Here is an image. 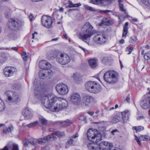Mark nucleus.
<instances>
[{
	"label": "nucleus",
	"instance_id": "1",
	"mask_svg": "<svg viewBox=\"0 0 150 150\" xmlns=\"http://www.w3.org/2000/svg\"><path fill=\"white\" fill-rule=\"evenodd\" d=\"M35 96L40 100L43 108L49 109L51 111L54 101L58 99L57 97L53 94L46 95L38 89L35 91Z\"/></svg>",
	"mask_w": 150,
	"mask_h": 150
},
{
	"label": "nucleus",
	"instance_id": "2",
	"mask_svg": "<svg viewBox=\"0 0 150 150\" xmlns=\"http://www.w3.org/2000/svg\"><path fill=\"white\" fill-rule=\"evenodd\" d=\"M93 28L89 22L86 23L83 26L81 31L79 34L80 39L90 45L89 41L91 37L94 34L92 29Z\"/></svg>",
	"mask_w": 150,
	"mask_h": 150
},
{
	"label": "nucleus",
	"instance_id": "3",
	"mask_svg": "<svg viewBox=\"0 0 150 150\" xmlns=\"http://www.w3.org/2000/svg\"><path fill=\"white\" fill-rule=\"evenodd\" d=\"M39 67L42 69L40 71L39 76L42 79L46 78L52 76L53 74V72L50 69L51 67V64L46 61L43 60L40 61L39 63Z\"/></svg>",
	"mask_w": 150,
	"mask_h": 150
},
{
	"label": "nucleus",
	"instance_id": "4",
	"mask_svg": "<svg viewBox=\"0 0 150 150\" xmlns=\"http://www.w3.org/2000/svg\"><path fill=\"white\" fill-rule=\"evenodd\" d=\"M6 96V101L9 105L17 103L20 101V96L17 93L8 91L5 93Z\"/></svg>",
	"mask_w": 150,
	"mask_h": 150
},
{
	"label": "nucleus",
	"instance_id": "5",
	"mask_svg": "<svg viewBox=\"0 0 150 150\" xmlns=\"http://www.w3.org/2000/svg\"><path fill=\"white\" fill-rule=\"evenodd\" d=\"M57 99L54 101L52 111L58 112L66 109L68 106V103L65 100L57 97Z\"/></svg>",
	"mask_w": 150,
	"mask_h": 150
},
{
	"label": "nucleus",
	"instance_id": "6",
	"mask_svg": "<svg viewBox=\"0 0 150 150\" xmlns=\"http://www.w3.org/2000/svg\"><path fill=\"white\" fill-rule=\"evenodd\" d=\"M103 79L106 82L113 84L117 81L118 74L114 70L108 71L104 74Z\"/></svg>",
	"mask_w": 150,
	"mask_h": 150
},
{
	"label": "nucleus",
	"instance_id": "7",
	"mask_svg": "<svg viewBox=\"0 0 150 150\" xmlns=\"http://www.w3.org/2000/svg\"><path fill=\"white\" fill-rule=\"evenodd\" d=\"M87 136L90 141L94 143H98L101 140V135L99 131L96 129H89L87 131Z\"/></svg>",
	"mask_w": 150,
	"mask_h": 150
},
{
	"label": "nucleus",
	"instance_id": "8",
	"mask_svg": "<svg viewBox=\"0 0 150 150\" xmlns=\"http://www.w3.org/2000/svg\"><path fill=\"white\" fill-rule=\"evenodd\" d=\"M86 89L90 92L97 93L101 90V86L96 82L89 81L85 84Z\"/></svg>",
	"mask_w": 150,
	"mask_h": 150
},
{
	"label": "nucleus",
	"instance_id": "9",
	"mask_svg": "<svg viewBox=\"0 0 150 150\" xmlns=\"http://www.w3.org/2000/svg\"><path fill=\"white\" fill-rule=\"evenodd\" d=\"M24 22L18 19H11L8 23V27L13 30L19 29L23 25Z\"/></svg>",
	"mask_w": 150,
	"mask_h": 150
},
{
	"label": "nucleus",
	"instance_id": "10",
	"mask_svg": "<svg viewBox=\"0 0 150 150\" xmlns=\"http://www.w3.org/2000/svg\"><path fill=\"white\" fill-rule=\"evenodd\" d=\"M56 89L58 93L62 96L67 94L69 92V89L67 85L63 83L57 84L56 86Z\"/></svg>",
	"mask_w": 150,
	"mask_h": 150
},
{
	"label": "nucleus",
	"instance_id": "11",
	"mask_svg": "<svg viewBox=\"0 0 150 150\" xmlns=\"http://www.w3.org/2000/svg\"><path fill=\"white\" fill-rule=\"evenodd\" d=\"M56 59L58 63L62 65L66 64L70 61L69 56L66 53H61Z\"/></svg>",
	"mask_w": 150,
	"mask_h": 150
},
{
	"label": "nucleus",
	"instance_id": "12",
	"mask_svg": "<svg viewBox=\"0 0 150 150\" xmlns=\"http://www.w3.org/2000/svg\"><path fill=\"white\" fill-rule=\"evenodd\" d=\"M113 0H91L90 3L100 6H105L111 3Z\"/></svg>",
	"mask_w": 150,
	"mask_h": 150
},
{
	"label": "nucleus",
	"instance_id": "13",
	"mask_svg": "<svg viewBox=\"0 0 150 150\" xmlns=\"http://www.w3.org/2000/svg\"><path fill=\"white\" fill-rule=\"evenodd\" d=\"M42 24L47 28H50L52 27V20L50 17L44 16L42 18Z\"/></svg>",
	"mask_w": 150,
	"mask_h": 150
},
{
	"label": "nucleus",
	"instance_id": "14",
	"mask_svg": "<svg viewBox=\"0 0 150 150\" xmlns=\"http://www.w3.org/2000/svg\"><path fill=\"white\" fill-rule=\"evenodd\" d=\"M94 42L97 44L103 45L105 44L106 41V38L104 35L97 34L93 38Z\"/></svg>",
	"mask_w": 150,
	"mask_h": 150
},
{
	"label": "nucleus",
	"instance_id": "15",
	"mask_svg": "<svg viewBox=\"0 0 150 150\" xmlns=\"http://www.w3.org/2000/svg\"><path fill=\"white\" fill-rule=\"evenodd\" d=\"M70 99L71 102L76 105H78L81 101L80 95L76 92H74L71 94Z\"/></svg>",
	"mask_w": 150,
	"mask_h": 150
},
{
	"label": "nucleus",
	"instance_id": "16",
	"mask_svg": "<svg viewBox=\"0 0 150 150\" xmlns=\"http://www.w3.org/2000/svg\"><path fill=\"white\" fill-rule=\"evenodd\" d=\"M112 146L111 143L107 142H103L99 144V148L100 150H110Z\"/></svg>",
	"mask_w": 150,
	"mask_h": 150
},
{
	"label": "nucleus",
	"instance_id": "17",
	"mask_svg": "<svg viewBox=\"0 0 150 150\" xmlns=\"http://www.w3.org/2000/svg\"><path fill=\"white\" fill-rule=\"evenodd\" d=\"M82 100L83 103L86 106H90L93 104L94 99L90 96L86 95L83 98Z\"/></svg>",
	"mask_w": 150,
	"mask_h": 150
},
{
	"label": "nucleus",
	"instance_id": "18",
	"mask_svg": "<svg viewBox=\"0 0 150 150\" xmlns=\"http://www.w3.org/2000/svg\"><path fill=\"white\" fill-rule=\"evenodd\" d=\"M16 71V69L14 67H8L4 68V72L5 75L8 77L12 76Z\"/></svg>",
	"mask_w": 150,
	"mask_h": 150
},
{
	"label": "nucleus",
	"instance_id": "19",
	"mask_svg": "<svg viewBox=\"0 0 150 150\" xmlns=\"http://www.w3.org/2000/svg\"><path fill=\"white\" fill-rule=\"evenodd\" d=\"M23 115L25 119H30L33 115L32 110L28 108H25L23 112Z\"/></svg>",
	"mask_w": 150,
	"mask_h": 150
},
{
	"label": "nucleus",
	"instance_id": "20",
	"mask_svg": "<svg viewBox=\"0 0 150 150\" xmlns=\"http://www.w3.org/2000/svg\"><path fill=\"white\" fill-rule=\"evenodd\" d=\"M78 133L76 132L75 135L70 137L69 140H68L66 144L65 147L67 148L69 147V145H71L74 143H75L76 141V138L78 137Z\"/></svg>",
	"mask_w": 150,
	"mask_h": 150
},
{
	"label": "nucleus",
	"instance_id": "21",
	"mask_svg": "<svg viewBox=\"0 0 150 150\" xmlns=\"http://www.w3.org/2000/svg\"><path fill=\"white\" fill-rule=\"evenodd\" d=\"M140 105L143 109L148 108L150 106V97L147 98H144L141 102Z\"/></svg>",
	"mask_w": 150,
	"mask_h": 150
},
{
	"label": "nucleus",
	"instance_id": "22",
	"mask_svg": "<svg viewBox=\"0 0 150 150\" xmlns=\"http://www.w3.org/2000/svg\"><path fill=\"white\" fill-rule=\"evenodd\" d=\"M64 135V134L63 132H60V131H57L51 134V135H49L51 136V140L55 139L56 138V136L59 137H60Z\"/></svg>",
	"mask_w": 150,
	"mask_h": 150
},
{
	"label": "nucleus",
	"instance_id": "23",
	"mask_svg": "<svg viewBox=\"0 0 150 150\" xmlns=\"http://www.w3.org/2000/svg\"><path fill=\"white\" fill-rule=\"evenodd\" d=\"M135 139L136 141L138 144L139 145H141V143L139 141H146L148 139V137L147 135H141L138 138L136 136H135Z\"/></svg>",
	"mask_w": 150,
	"mask_h": 150
},
{
	"label": "nucleus",
	"instance_id": "24",
	"mask_svg": "<svg viewBox=\"0 0 150 150\" xmlns=\"http://www.w3.org/2000/svg\"><path fill=\"white\" fill-rule=\"evenodd\" d=\"M129 115V112L128 110H126L122 112V119L123 123L127 122V121L129 119L128 116Z\"/></svg>",
	"mask_w": 150,
	"mask_h": 150
},
{
	"label": "nucleus",
	"instance_id": "25",
	"mask_svg": "<svg viewBox=\"0 0 150 150\" xmlns=\"http://www.w3.org/2000/svg\"><path fill=\"white\" fill-rule=\"evenodd\" d=\"M57 52L55 50L50 51L47 54V57L49 59H52L57 56Z\"/></svg>",
	"mask_w": 150,
	"mask_h": 150
},
{
	"label": "nucleus",
	"instance_id": "26",
	"mask_svg": "<svg viewBox=\"0 0 150 150\" xmlns=\"http://www.w3.org/2000/svg\"><path fill=\"white\" fill-rule=\"evenodd\" d=\"M51 136L48 135L46 137H44L43 139L39 138L36 139V141L39 144H42L45 143L46 141L51 140Z\"/></svg>",
	"mask_w": 150,
	"mask_h": 150
},
{
	"label": "nucleus",
	"instance_id": "27",
	"mask_svg": "<svg viewBox=\"0 0 150 150\" xmlns=\"http://www.w3.org/2000/svg\"><path fill=\"white\" fill-rule=\"evenodd\" d=\"M88 63L90 66L93 68L96 67L97 66V61L95 59H91L88 60Z\"/></svg>",
	"mask_w": 150,
	"mask_h": 150
},
{
	"label": "nucleus",
	"instance_id": "28",
	"mask_svg": "<svg viewBox=\"0 0 150 150\" xmlns=\"http://www.w3.org/2000/svg\"><path fill=\"white\" fill-rule=\"evenodd\" d=\"M61 123V126H69L72 123V122L69 120H67L63 122H59Z\"/></svg>",
	"mask_w": 150,
	"mask_h": 150
},
{
	"label": "nucleus",
	"instance_id": "29",
	"mask_svg": "<svg viewBox=\"0 0 150 150\" xmlns=\"http://www.w3.org/2000/svg\"><path fill=\"white\" fill-rule=\"evenodd\" d=\"M121 119V117L117 115L112 118L110 122L113 123H116L120 121Z\"/></svg>",
	"mask_w": 150,
	"mask_h": 150
},
{
	"label": "nucleus",
	"instance_id": "30",
	"mask_svg": "<svg viewBox=\"0 0 150 150\" xmlns=\"http://www.w3.org/2000/svg\"><path fill=\"white\" fill-rule=\"evenodd\" d=\"M129 23L128 22L125 23V25L124 26L123 31L122 35V37L125 36L127 33L128 26Z\"/></svg>",
	"mask_w": 150,
	"mask_h": 150
},
{
	"label": "nucleus",
	"instance_id": "31",
	"mask_svg": "<svg viewBox=\"0 0 150 150\" xmlns=\"http://www.w3.org/2000/svg\"><path fill=\"white\" fill-rule=\"evenodd\" d=\"M97 145L93 143H89L87 147L89 150H96Z\"/></svg>",
	"mask_w": 150,
	"mask_h": 150
},
{
	"label": "nucleus",
	"instance_id": "32",
	"mask_svg": "<svg viewBox=\"0 0 150 150\" xmlns=\"http://www.w3.org/2000/svg\"><path fill=\"white\" fill-rule=\"evenodd\" d=\"M137 40V37L134 35H133L129 38V42L131 44H134Z\"/></svg>",
	"mask_w": 150,
	"mask_h": 150
},
{
	"label": "nucleus",
	"instance_id": "33",
	"mask_svg": "<svg viewBox=\"0 0 150 150\" xmlns=\"http://www.w3.org/2000/svg\"><path fill=\"white\" fill-rule=\"evenodd\" d=\"M40 122L43 125H46L47 123V120L43 117H41L39 118Z\"/></svg>",
	"mask_w": 150,
	"mask_h": 150
},
{
	"label": "nucleus",
	"instance_id": "34",
	"mask_svg": "<svg viewBox=\"0 0 150 150\" xmlns=\"http://www.w3.org/2000/svg\"><path fill=\"white\" fill-rule=\"evenodd\" d=\"M34 86L37 88H39L40 87H41L40 85V82L38 81L37 79H35L34 82Z\"/></svg>",
	"mask_w": 150,
	"mask_h": 150
},
{
	"label": "nucleus",
	"instance_id": "35",
	"mask_svg": "<svg viewBox=\"0 0 150 150\" xmlns=\"http://www.w3.org/2000/svg\"><path fill=\"white\" fill-rule=\"evenodd\" d=\"M72 77L74 80L76 82H78L80 80V76L77 74H74Z\"/></svg>",
	"mask_w": 150,
	"mask_h": 150
},
{
	"label": "nucleus",
	"instance_id": "36",
	"mask_svg": "<svg viewBox=\"0 0 150 150\" xmlns=\"http://www.w3.org/2000/svg\"><path fill=\"white\" fill-rule=\"evenodd\" d=\"M83 7L86 10L92 11H96V10L94 8L89 6L87 5H84Z\"/></svg>",
	"mask_w": 150,
	"mask_h": 150
},
{
	"label": "nucleus",
	"instance_id": "37",
	"mask_svg": "<svg viewBox=\"0 0 150 150\" xmlns=\"http://www.w3.org/2000/svg\"><path fill=\"white\" fill-rule=\"evenodd\" d=\"M102 23L106 25H109L110 23V21L107 18H103L102 20Z\"/></svg>",
	"mask_w": 150,
	"mask_h": 150
},
{
	"label": "nucleus",
	"instance_id": "38",
	"mask_svg": "<svg viewBox=\"0 0 150 150\" xmlns=\"http://www.w3.org/2000/svg\"><path fill=\"white\" fill-rule=\"evenodd\" d=\"M5 108V106L4 102L0 100V112L4 111Z\"/></svg>",
	"mask_w": 150,
	"mask_h": 150
},
{
	"label": "nucleus",
	"instance_id": "39",
	"mask_svg": "<svg viewBox=\"0 0 150 150\" xmlns=\"http://www.w3.org/2000/svg\"><path fill=\"white\" fill-rule=\"evenodd\" d=\"M118 1L119 3V8L120 10L121 11L125 13L126 10L124 8L122 4L121 3V2H122V0H118Z\"/></svg>",
	"mask_w": 150,
	"mask_h": 150
},
{
	"label": "nucleus",
	"instance_id": "40",
	"mask_svg": "<svg viewBox=\"0 0 150 150\" xmlns=\"http://www.w3.org/2000/svg\"><path fill=\"white\" fill-rule=\"evenodd\" d=\"M133 129L135 130L137 132H140L144 129V127L142 126L134 127L133 128Z\"/></svg>",
	"mask_w": 150,
	"mask_h": 150
},
{
	"label": "nucleus",
	"instance_id": "41",
	"mask_svg": "<svg viewBox=\"0 0 150 150\" xmlns=\"http://www.w3.org/2000/svg\"><path fill=\"white\" fill-rule=\"evenodd\" d=\"M38 121H35L34 122L31 123L30 124H28L27 125V126L28 127H33L34 126L36 125H38Z\"/></svg>",
	"mask_w": 150,
	"mask_h": 150
},
{
	"label": "nucleus",
	"instance_id": "42",
	"mask_svg": "<svg viewBox=\"0 0 150 150\" xmlns=\"http://www.w3.org/2000/svg\"><path fill=\"white\" fill-rule=\"evenodd\" d=\"M28 140L29 143L30 144L32 145H34V146H37V144L36 141L32 139H29Z\"/></svg>",
	"mask_w": 150,
	"mask_h": 150
},
{
	"label": "nucleus",
	"instance_id": "43",
	"mask_svg": "<svg viewBox=\"0 0 150 150\" xmlns=\"http://www.w3.org/2000/svg\"><path fill=\"white\" fill-rule=\"evenodd\" d=\"M13 129V127L12 126H10L6 130H5V129H3V132L5 133H7V132H11V130Z\"/></svg>",
	"mask_w": 150,
	"mask_h": 150
},
{
	"label": "nucleus",
	"instance_id": "44",
	"mask_svg": "<svg viewBox=\"0 0 150 150\" xmlns=\"http://www.w3.org/2000/svg\"><path fill=\"white\" fill-rule=\"evenodd\" d=\"M13 129V127L12 126H10L6 130H5V129H3V132L5 133H7V132H11V130Z\"/></svg>",
	"mask_w": 150,
	"mask_h": 150
},
{
	"label": "nucleus",
	"instance_id": "45",
	"mask_svg": "<svg viewBox=\"0 0 150 150\" xmlns=\"http://www.w3.org/2000/svg\"><path fill=\"white\" fill-rule=\"evenodd\" d=\"M144 58L145 59L148 60L150 59V52L146 53L144 55Z\"/></svg>",
	"mask_w": 150,
	"mask_h": 150
},
{
	"label": "nucleus",
	"instance_id": "46",
	"mask_svg": "<svg viewBox=\"0 0 150 150\" xmlns=\"http://www.w3.org/2000/svg\"><path fill=\"white\" fill-rule=\"evenodd\" d=\"M99 12L102 14L104 13L105 14H107L109 12H112V11L110 10H105L104 11L103 10H100Z\"/></svg>",
	"mask_w": 150,
	"mask_h": 150
},
{
	"label": "nucleus",
	"instance_id": "47",
	"mask_svg": "<svg viewBox=\"0 0 150 150\" xmlns=\"http://www.w3.org/2000/svg\"><path fill=\"white\" fill-rule=\"evenodd\" d=\"M79 119L81 121H86V116L83 115H80L79 117Z\"/></svg>",
	"mask_w": 150,
	"mask_h": 150
},
{
	"label": "nucleus",
	"instance_id": "48",
	"mask_svg": "<svg viewBox=\"0 0 150 150\" xmlns=\"http://www.w3.org/2000/svg\"><path fill=\"white\" fill-rule=\"evenodd\" d=\"M142 2L146 5H150V0H141Z\"/></svg>",
	"mask_w": 150,
	"mask_h": 150
},
{
	"label": "nucleus",
	"instance_id": "49",
	"mask_svg": "<svg viewBox=\"0 0 150 150\" xmlns=\"http://www.w3.org/2000/svg\"><path fill=\"white\" fill-rule=\"evenodd\" d=\"M12 150H19L18 145L17 144H13L12 146Z\"/></svg>",
	"mask_w": 150,
	"mask_h": 150
},
{
	"label": "nucleus",
	"instance_id": "50",
	"mask_svg": "<svg viewBox=\"0 0 150 150\" xmlns=\"http://www.w3.org/2000/svg\"><path fill=\"white\" fill-rule=\"evenodd\" d=\"M23 143V145L25 147H26L29 146V143L28 142V140L27 141L26 140H25Z\"/></svg>",
	"mask_w": 150,
	"mask_h": 150
},
{
	"label": "nucleus",
	"instance_id": "51",
	"mask_svg": "<svg viewBox=\"0 0 150 150\" xmlns=\"http://www.w3.org/2000/svg\"><path fill=\"white\" fill-rule=\"evenodd\" d=\"M68 6L69 8L74 7V4L71 1H68Z\"/></svg>",
	"mask_w": 150,
	"mask_h": 150
},
{
	"label": "nucleus",
	"instance_id": "52",
	"mask_svg": "<svg viewBox=\"0 0 150 150\" xmlns=\"http://www.w3.org/2000/svg\"><path fill=\"white\" fill-rule=\"evenodd\" d=\"M133 49V48L132 47H127V50L129 52V54L131 52Z\"/></svg>",
	"mask_w": 150,
	"mask_h": 150
},
{
	"label": "nucleus",
	"instance_id": "53",
	"mask_svg": "<svg viewBox=\"0 0 150 150\" xmlns=\"http://www.w3.org/2000/svg\"><path fill=\"white\" fill-rule=\"evenodd\" d=\"M79 47L86 54H88V50L86 49H85L84 48H83L81 46H79Z\"/></svg>",
	"mask_w": 150,
	"mask_h": 150
},
{
	"label": "nucleus",
	"instance_id": "54",
	"mask_svg": "<svg viewBox=\"0 0 150 150\" xmlns=\"http://www.w3.org/2000/svg\"><path fill=\"white\" fill-rule=\"evenodd\" d=\"M81 6V4L80 3L74 4V7H77Z\"/></svg>",
	"mask_w": 150,
	"mask_h": 150
},
{
	"label": "nucleus",
	"instance_id": "55",
	"mask_svg": "<svg viewBox=\"0 0 150 150\" xmlns=\"http://www.w3.org/2000/svg\"><path fill=\"white\" fill-rule=\"evenodd\" d=\"M28 56H24L23 58V60L25 61H26L28 59Z\"/></svg>",
	"mask_w": 150,
	"mask_h": 150
},
{
	"label": "nucleus",
	"instance_id": "56",
	"mask_svg": "<svg viewBox=\"0 0 150 150\" xmlns=\"http://www.w3.org/2000/svg\"><path fill=\"white\" fill-rule=\"evenodd\" d=\"M29 19H30V21H32V19L33 18V15L31 14H30L29 17Z\"/></svg>",
	"mask_w": 150,
	"mask_h": 150
},
{
	"label": "nucleus",
	"instance_id": "57",
	"mask_svg": "<svg viewBox=\"0 0 150 150\" xmlns=\"http://www.w3.org/2000/svg\"><path fill=\"white\" fill-rule=\"evenodd\" d=\"M120 43L123 44L125 42V41L123 39H121L120 41L119 42Z\"/></svg>",
	"mask_w": 150,
	"mask_h": 150
},
{
	"label": "nucleus",
	"instance_id": "58",
	"mask_svg": "<svg viewBox=\"0 0 150 150\" xmlns=\"http://www.w3.org/2000/svg\"><path fill=\"white\" fill-rule=\"evenodd\" d=\"M117 131L118 130L117 129H114L113 130H112V133L113 134H115V133L116 132H117Z\"/></svg>",
	"mask_w": 150,
	"mask_h": 150
},
{
	"label": "nucleus",
	"instance_id": "59",
	"mask_svg": "<svg viewBox=\"0 0 150 150\" xmlns=\"http://www.w3.org/2000/svg\"><path fill=\"white\" fill-rule=\"evenodd\" d=\"M88 113L90 115L92 116L94 114V112H90V111H88Z\"/></svg>",
	"mask_w": 150,
	"mask_h": 150
},
{
	"label": "nucleus",
	"instance_id": "60",
	"mask_svg": "<svg viewBox=\"0 0 150 150\" xmlns=\"http://www.w3.org/2000/svg\"><path fill=\"white\" fill-rule=\"evenodd\" d=\"M12 49L13 50H14L15 51H17L18 50V48L16 47H12Z\"/></svg>",
	"mask_w": 150,
	"mask_h": 150
},
{
	"label": "nucleus",
	"instance_id": "61",
	"mask_svg": "<svg viewBox=\"0 0 150 150\" xmlns=\"http://www.w3.org/2000/svg\"><path fill=\"white\" fill-rule=\"evenodd\" d=\"M58 39H59V38H57L52 39V40H51V41H57V40H58Z\"/></svg>",
	"mask_w": 150,
	"mask_h": 150
},
{
	"label": "nucleus",
	"instance_id": "62",
	"mask_svg": "<svg viewBox=\"0 0 150 150\" xmlns=\"http://www.w3.org/2000/svg\"><path fill=\"white\" fill-rule=\"evenodd\" d=\"M63 36L66 39H67L68 38V36L66 34H63Z\"/></svg>",
	"mask_w": 150,
	"mask_h": 150
},
{
	"label": "nucleus",
	"instance_id": "63",
	"mask_svg": "<svg viewBox=\"0 0 150 150\" xmlns=\"http://www.w3.org/2000/svg\"><path fill=\"white\" fill-rule=\"evenodd\" d=\"M126 101L128 103H129L130 99L129 97H127L126 99Z\"/></svg>",
	"mask_w": 150,
	"mask_h": 150
},
{
	"label": "nucleus",
	"instance_id": "64",
	"mask_svg": "<svg viewBox=\"0 0 150 150\" xmlns=\"http://www.w3.org/2000/svg\"><path fill=\"white\" fill-rule=\"evenodd\" d=\"M26 53L25 52H23L21 54V55L22 56H26Z\"/></svg>",
	"mask_w": 150,
	"mask_h": 150
}]
</instances>
